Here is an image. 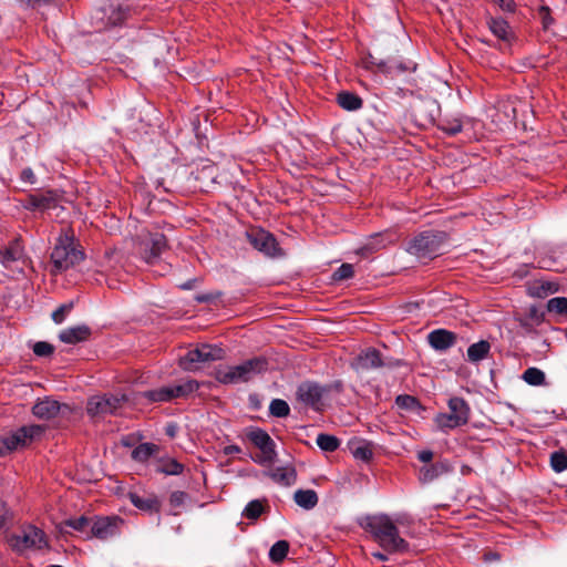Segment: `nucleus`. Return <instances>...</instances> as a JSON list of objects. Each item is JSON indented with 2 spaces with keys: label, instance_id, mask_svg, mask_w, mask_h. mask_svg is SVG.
<instances>
[{
  "label": "nucleus",
  "instance_id": "f257e3e1",
  "mask_svg": "<svg viewBox=\"0 0 567 567\" xmlns=\"http://www.w3.org/2000/svg\"><path fill=\"white\" fill-rule=\"evenodd\" d=\"M398 524H402V518L393 520L386 514L367 515L360 522V526L369 532L372 538L388 553H405L409 544L400 536Z\"/></svg>",
  "mask_w": 567,
  "mask_h": 567
},
{
  "label": "nucleus",
  "instance_id": "f03ea898",
  "mask_svg": "<svg viewBox=\"0 0 567 567\" xmlns=\"http://www.w3.org/2000/svg\"><path fill=\"white\" fill-rule=\"evenodd\" d=\"M84 259V252L69 231H63L56 238L51 252L52 272L58 274L79 265Z\"/></svg>",
  "mask_w": 567,
  "mask_h": 567
},
{
  "label": "nucleus",
  "instance_id": "7ed1b4c3",
  "mask_svg": "<svg viewBox=\"0 0 567 567\" xmlns=\"http://www.w3.org/2000/svg\"><path fill=\"white\" fill-rule=\"evenodd\" d=\"M267 369L268 362L266 359L252 358L238 365L218 369L216 380L224 384L247 382Z\"/></svg>",
  "mask_w": 567,
  "mask_h": 567
},
{
  "label": "nucleus",
  "instance_id": "20e7f679",
  "mask_svg": "<svg viewBox=\"0 0 567 567\" xmlns=\"http://www.w3.org/2000/svg\"><path fill=\"white\" fill-rule=\"evenodd\" d=\"M447 234L440 230H425L416 235L409 244L408 251L421 260L433 259L442 254Z\"/></svg>",
  "mask_w": 567,
  "mask_h": 567
},
{
  "label": "nucleus",
  "instance_id": "39448f33",
  "mask_svg": "<svg viewBox=\"0 0 567 567\" xmlns=\"http://www.w3.org/2000/svg\"><path fill=\"white\" fill-rule=\"evenodd\" d=\"M124 0H105L92 14V24L97 31L122 24L128 14Z\"/></svg>",
  "mask_w": 567,
  "mask_h": 567
},
{
  "label": "nucleus",
  "instance_id": "423d86ee",
  "mask_svg": "<svg viewBox=\"0 0 567 567\" xmlns=\"http://www.w3.org/2000/svg\"><path fill=\"white\" fill-rule=\"evenodd\" d=\"M447 406V413H439L435 416V423L442 431L453 430L468 423L471 409L463 398H451Z\"/></svg>",
  "mask_w": 567,
  "mask_h": 567
},
{
  "label": "nucleus",
  "instance_id": "0eeeda50",
  "mask_svg": "<svg viewBox=\"0 0 567 567\" xmlns=\"http://www.w3.org/2000/svg\"><path fill=\"white\" fill-rule=\"evenodd\" d=\"M127 401L124 394H102L93 395L87 400L86 413L92 419H103L106 415H115L123 404Z\"/></svg>",
  "mask_w": 567,
  "mask_h": 567
},
{
  "label": "nucleus",
  "instance_id": "6e6552de",
  "mask_svg": "<svg viewBox=\"0 0 567 567\" xmlns=\"http://www.w3.org/2000/svg\"><path fill=\"white\" fill-rule=\"evenodd\" d=\"M225 352L221 348L204 343L181 357L179 365L186 371H194L198 369L199 363L221 360Z\"/></svg>",
  "mask_w": 567,
  "mask_h": 567
},
{
  "label": "nucleus",
  "instance_id": "1a4fd4ad",
  "mask_svg": "<svg viewBox=\"0 0 567 567\" xmlns=\"http://www.w3.org/2000/svg\"><path fill=\"white\" fill-rule=\"evenodd\" d=\"M246 437L260 450V454L252 457L254 462L265 465L271 464L277 458V452L275 450L276 444L270 435L259 427L250 429L246 433Z\"/></svg>",
  "mask_w": 567,
  "mask_h": 567
},
{
  "label": "nucleus",
  "instance_id": "9d476101",
  "mask_svg": "<svg viewBox=\"0 0 567 567\" xmlns=\"http://www.w3.org/2000/svg\"><path fill=\"white\" fill-rule=\"evenodd\" d=\"M167 248V239L161 233H150L138 245L142 259L150 265L157 262Z\"/></svg>",
  "mask_w": 567,
  "mask_h": 567
},
{
  "label": "nucleus",
  "instance_id": "9b49d317",
  "mask_svg": "<svg viewBox=\"0 0 567 567\" xmlns=\"http://www.w3.org/2000/svg\"><path fill=\"white\" fill-rule=\"evenodd\" d=\"M123 525L124 520L120 516H95L87 539L95 537L105 540L114 537L121 533Z\"/></svg>",
  "mask_w": 567,
  "mask_h": 567
},
{
  "label": "nucleus",
  "instance_id": "f8f14e48",
  "mask_svg": "<svg viewBox=\"0 0 567 567\" xmlns=\"http://www.w3.org/2000/svg\"><path fill=\"white\" fill-rule=\"evenodd\" d=\"M249 244L260 252L275 257L279 255V248L276 238L264 229H252L247 233Z\"/></svg>",
  "mask_w": 567,
  "mask_h": 567
},
{
  "label": "nucleus",
  "instance_id": "ddd939ff",
  "mask_svg": "<svg viewBox=\"0 0 567 567\" xmlns=\"http://www.w3.org/2000/svg\"><path fill=\"white\" fill-rule=\"evenodd\" d=\"M385 365L382 354L375 348L362 350L352 361L351 367L355 371H369Z\"/></svg>",
  "mask_w": 567,
  "mask_h": 567
},
{
  "label": "nucleus",
  "instance_id": "4468645a",
  "mask_svg": "<svg viewBox=\"0 0 567 567\" xmlns=\"http://www.w3.org/2000/svg\"><path fill=\"white\" fill-rule=\"evenodd\" d=\"M326 389L315 382H303L297 389V398L306 405L320 410Z\"/></svg>",
  "mask_w": 567,
  "mask_h": 567
},
{
  "label": "nucleus",
  "instance_id": "2eb2a0df",
  "mask_svg": "<svg viewBox=\"0 0 567 567\" xmlns=\"http://www.w3.org/2000/svg\"><path fill=\"white\" fill-rule=\"evenodd\" d=\"M69 411V405L61 404L59 401L50 398L39 400L32 408L33 415L41 420H51Z\"/></svg>",
  "mask_w": 567,
  "mask_h": 567
},
{
  "label": "nucleus",
  "instance_id": "dca6fc26",
  "mask_svg": "<svg viewBox=\"0 0 567 567\" xmlns=\"http://www.w3.org/2000/svg\"><path fill=\"white\" fill-rule=\"evenodd\" d=\"M457 334L446 329H435L427 334L429 344L440 352H444L454 347L457 342Z\"/></svg>",
  "mask_w": 567,
  "mask_h": 567
},
{
  "label": "nucleus",
  "instance_id": "f3484780",
  "mask_svg": "<svg viewBox=\"0 0 567 567\" xmlns=\"http://www.w3.org/2000/svg\"><path fill=\"white\" fill-rule=\"evenodd\" d=\"M20 544H22L23 548L41 549L47 546L45 535L40 528L28 526L23 530L22 536L17 538V545L19 546Z\"/></svg>",
  "mask_w": 567,
  "mask_h": 567
},
{
  "label": "nucleus",
  "instance_id": "a211bd4d",
  "mask_svg": "<svg viewBox=\"0 0 567 567\" xmlns=\"http://www.w3.org/2000/svg\"><path fill=\"white\" fill-rule=\"evenodd\" d=\"M451 466L447 461H437L435 463L423 465L419 471V480L423 484H427L449 473Z\"/></svg>",
  "mask_w": 567,
  "mask_h": 567
},
{
  "label": "nucleus",
  "instance_id": "6ab92c4d",
  "mask_svg": "<svg viewBox=\"0 0 567 567\" xmlns=\"http://www.w3.org/2000/svg\"><path fill=\"white\" fill-rule=\"evenodd\" d=\"M416 69V64L412 61H399L393 58L386 61H380L379 72L386 75H400L406 72H413Z\"/></svg>",
  "mask_w": 567,
  "mask_h": 567
},
{
  "label": "nucleus",
  "instance_id": "aec40b11",
  "mask_svg": "<svg viewBox=\"0 0 567 567\" xmlns=\"http://www.w3.org/2000/svg\"><path fill=\"white\" fill-rule=\"evenodd\" d=\"M91 336V328L86 324H79L75 327H70L62 330L59 333V339L63 343L75 344L79 342H83L89 339Z\"/></svg>",
  "mask_w": 567,
  "mask_h": 567
},
{
  "label": "nucleus",
  "instance_id": "412c9836",
  "mask_svg": "<svg viewBox=\"0 0 567 567\" xmlns=\"http://www.w3.org/2000/svg\"><path fill=\"white\" fill-rule=\"evenodd\" d=\"M348 447L355 460L370 462L373 457V443L369 441L353 439L349 441Z\"/></svg>",
  "mask_w": 567,
  "mask_h": 567
},
{
  "label": "nucleus",
  "instance_id": "4be33fe9",
  "mask_svg": "<svg viewBox=\"0 0 567 567\" xmlns=\"http://www.w3.org/2000/svg\"><path fill=\"white\" fill-rule=\"evenodd\" d=\"M25 446V440L23 436H21V432L18 429L8 435L0 437V456H4L18 449Z\"/></svg>",
  "mask_w": 567,
  "mask_h": 567
},
{
  "label": "nucleus",
  "instance_id": "5701e85b",
  "mask_svg": "<svg viewBox=\"0 0 567 567\" xmlns=\"http://www.w3.org/2000/svg\"><path fill=\"white\" fill-rule=\"evenodd\" d=\"M22 257L23 251L18 243L10 245L3 250H0V262L7 269H17L16 264H18Z\"/></svg>",
  "mask_w": 567,
  "mask_h": 567
},
{
  "label": "nucleus",
  "instance_id": "b1692460",
  "mask_svg": "<svg viewBox=\"0 0 567 567\" xmlns=\"http://www.w3.org/2000/svg\"><path fill=\"white\" fill-rule=\"evenodd\" d=\"M128 498L131 503L141 511L158 513L161 509V502L155 495L144 497L135 492H131L128 493Z\"/></svg>",
  "mask_w": 567,
  "mask_h": 567
},
{
  "label": "nucleus",
  "instance_id": "393cba45",
  "mask_svg": "<svg viewBox=\"0 0 567 567\" xmlns=\"http://www.w3.org/2000/svg\"><path fill=\"white\" fill-rule=\"evenodd\" d=\"M38 198V207L40 212L54 209L60 204V194L55 190H38L35 192Z\"/></svg>",
  "mask_w": 567,
  "mask_h": 567
},
{
  "label": "nucleus",
  "instance_id": "a878e982",
  "mask_svg": "<svg viewBox=\"0 0 567 567\" xmlns=\"http://www.w3.org/2000/svg\"><path fill=\"white\" fill-rule=\"evenodd\" d=\"M491 352V343L487 340H480L467 348V361L478 363L486 359Z\"/></svg>",
  "mask_w": 567,
  "mask_h": 567
},
{
  "label": "nucleus",
  "instance_id": "bb28decb",
  "mask_svg": "<svg viewBox=\"0 0 567 567\" xmlns=\"http://www.w3.org/2000/svg\"><path fill=\"white\" fill-rule=\"evenodd\" d=\"M269 476L278 484L291 486L296 483L297 473L293 467L279 466L269 472Z\"/></svg>",
  "mask_w": 567,
  "mask_h": 567
},
{
  "label": "nucleus",
  "instance_id": "cd10ccee",
  "mask_svg": "<svg viewBox=\"0 0 567 567\" xmlns=\"http://www.w3.org/2000/svg\"><path fill=\"white\" fill-rule=\"evenodd\" d=\"M293 501L301 508L309 511L317 506L319 498L313 489H297Z\"/></svg>",
  "mask_w": 567,
  "mask_h": 567
},
{
  "label": "nucleus",
  "instance_id": "c85d7f7f",
  "mask_svg": "<svg viewBox=\"0 0 567 567\" xmlns=\"http://www.w3.org/2000/svg\"><path fill=\"white\" fill-rule=\"evenodd\" d=\"M91 524H93V518H89L86 516L69 518L62 523L61 530L65 532V527H70L73 530L83 534L85 538H87V533L91 532Z\"/></svg>",
  "mask_w": 567,
  "mask_h": 567
},
{
  "label": "nucleus",
  "instance_id": "c756f323",
  "mask_svg": "<svg viewBox=\"0 0 567 567\" xmlns=\"http://www.w3.org/2000/svg\"><path fill=\"white\" fill-rule=\"evenodd\" d=\"M488 27L492 33L498 39L509 42L512 39V30L508 23L502 18H491L488 20Z\"/></svg>",
  "mask_w": 567,
  "mask_h": 567
},
{
  "label": "nucleus",
  "instance_id": "7c9ffc66",
  "mask_svg": "<svg viewBox=\"0 0 567 567\" xmlns=\"http://www.w3.org/2000/svg\"><path fill=\"white\" fill-rule=\"evenodd\" d=\"M159 446L154 443H141L132 451V458L136 462L144 463L152 456L156 455Z\"/></svg>",
  "mask_w": 567,
  "mask_h": 567
},
{
  "label": "nucleus",
  "instance_id": "2f4dec72",
  "mask_svg": "<svg viewBox=\"0 0 567 567\" xmlns=\"http://www.w3.org/2000/svg\"><path fill=\"white\" fill-rule=\"evenodd\" d=\"M156 471L165 475H179L184 471V465L172 457H162L157 462Z\"/></svg>",
  "mask_w": 567,
  "mask_h": 567
},
{
  "label": "nucleus",
  "instance_id": "473e14b6",
  "mask_svg": "<svg viewBox=\"0 0 567 567\" xmlns=\"http://www.w3.org/2000/svg\"><path fill=\"white\" fill-rule=\"evenodd\" d=\"M338 104L347 111H357L362 107V99L351 92L343 91L338 94L337 97Z\"/></svg>",
  "mask_w": 567,
  "mask_h": 567
},
{
  "label": "nucleus",
  "instance_id": "72a5a7b5",
  "mask_svg": "<svg viewBox=\"0 0 567 567\" xmlns=\"http://www.w3.org/2000/svg\"><path fill=\"white\" fill-rule=\"evenodd\" d=\"M199 384L196 380H186L178 384L171 385L173 399L186 398L197 391Z\"/></svg>",
  "mask_w": 567,
  "mask_h": 567
},
{
  "label": "nucleus",
  "instance_id": "f704fd0d",
  "mask_svg": "<svg viewBox=\"0 0 567 567\" xmlns=\"http://www.w3.org/2000/svg\"><path fill=\"white\" fill-rule=\"evenodd\" d=\"M522 380L532 386H540L546 384V375L544 371L536 367L526 369L522 374Z\"/></svg>",
  "mask_w": 567,
  "mask_h": 567
},
{
  "label": "nucleus",
  "instance_id": "c9c22d12",
  "mask_svg": "<svg viewBox=\"0 0 567 567\" xmlns=\"http://www.w3.org/2000/svg\"><path fill=\"white\" fill-rule=\"evenodd\" d=\"M142 396L151 402H168L173 400L171 385L144 391Z\"/></svg>",
  "mask_w": 567,
  "mask_h": 567
},
{
  "label": "nucleus",
  "instance_id": "e433bc0d",
  "mask_svg": "<svg viewBox=\"0 0 567 567\" xmlns=\"http://www.w3.org/2000/svg\"><path fill=\"white\" fill-rule=\"evenodd\" d=\"M439 128L445 132L446 134L454 136L458 134L463 128L462 120L457 116L454 117H444L439 123Z\"/></svg>",
  "mask_w": 567,
  "mask_h": 567
},
{
  "label": "nucleus",
  "instance_id": "4c0bfd02",
  "mask_svg": "<svg viewBox=\"0 0 567 567\" xmlns=\"http://www.w3.org/2000/svg\"><path fill=\"white\" fill-rule=\"evenodd\" d=\"M288 551L289 543L287 540H278L271 546L269 558L272 563H281L287 557Z\"/></svg>",
  "mask_w": 567,
  "mask_h": 567
},
{
  "label": "nucleus",
  "instance_id": "58836bf2",
  "mask_svg": "<svg viewBox=\"0 0 567 567\" xmlns=\"http://www.w3.org/2000/svg\"><path fill=\"white\" fill-rule=\"evenodd\" d=\"M316 442L323 452H334L340 445V441L337 436L326 433H320Z\"/></svg>",
  "mask_w": 567,
  "mask_h": 567
},
{
  "label": "nucleus",
  "instance_id": "ea45409f",
  "mask_svg": "<svg viewBox=\"0 0 567 567\" xmlns=\"http://www.w3.org/2000/svg\"><path fill=\"white\" fill-rule=\"evenodd\" d=\"M19 430L21 432V436H23L25 440V445L28 446L44 433L45 427L39 424H31L21 426Z\"/></svg>",
  "mask_w": 567,
  "mask_h": 567
},
{
  "label": "nucleus",
  "instance_id": "a19ab883",
  "mask_svg": "<svg viewBox=\"0 0 567 567\" xmlns=\"http://www.w3.org/2000/svg\"><path fill=\"white\" fill-rule=\"evenodd\" d=\"M269 413L276 417H286L290 413V408L285 400L274 399L269 405Z\"/></svg>",
  "mask_w": 567,
  "mask_h": 567
},
{
  "label": "nucleus",
  "instance_id": "79ce46f5",
  "mask_svg": "<svg viewBox=\"0 0 567 567\" xmlns=\"http://www.w3.org/2000/svg\"><path fill=\"white\" fill-rule=\"evenodd\" d=\"M550 466L556 473L567 470V454L564 451L553 452L550 455Z\"/></svg>",
  "mask_w": 567,
  "mask_h": 567
},
{
  "label": "nucleus",
  "instance_id": "37998d69",
  "mask_svg": "<svg viewBox=\"0 0 567 567\" xmlns=\"http://www.w3.org/2000/svg\"><path fill=\"white\" fill-rule=\"evenodd\" d=\"M264 512V505L259 499L250 501L245 509L243 511V516L248 519H257Z\"/></svg>",
  "mask_w": 567,
  "mask_h": 567
},
{
  "label": "nucleus",
  "instance_id": "c03bdc74",
  "mask_svg": "<svg viewBox=\"0 0 567 567\" xmlns=\"http://www.w3.org/2000/svg\"><path fill=\"white\" fill-rule=\"evenodd\" d=\"M558 290L557 285L553 282H540L532 288V295L538 298H545Z\"/></svg>",
  "mask_w": 567,
  "mask_h": 567
},
{
  "label": "nucleus",
  "instance_id": "a18cd8bd",
  "mask_svg": "<svg viewBox=\"0 0 567 567\" xmlns=\"http://www.w3.org/2000/svg\"><path fill=\"white\" fill-rule=\"evenodd\" d=\"M547 310L557 315H567V298L555 297L548 300Z\"/></svg>",
  "mask_w": 567,
  "mask_h": 567
},
{
  "label": "nucleus",
  "instance_id": "49530a36",
  "mask_svg": "<svg viewBox=\"0 0 567 567\" xmlns=\"http://www.w3.org/2000/svg\"><path fill=\"white\" fill-rule=\"evenodd\" d=\"M73 309V302H68V303H63L56 310H54L52 312V320L56 323V324H61L66 316L71 312V310Z\"/></svg>",
  "mask_w": 567,
  "mask_h": 567
},
{
  "label": "nucleus",
  "instance_id": "de8ad7c7",
  "mask_svg": "<svg viewBox=\"0 0 567 567\" xmlns=\"http://www.w3.org/2000/svg\"><path fill=\"white\" fill-rule=\"evenodd\" d=\"M353 276V266L351 264H342L332 275L336 281L346 280Z\"/></svg>",
  "mask_w": 567,
  "mask_h": 567
},
{
  "label": "nucleus",
  "instance_id": "09e8293b",
  "mask_svg": "<svg viewBox=\"0 0 567 567\" xmlns=\"http://www.w3.org/2000/svg\"><path fill=\"white\" fill-rule=\"evenodd\" d=\"M53 351L54 347L45 341H38L33 346V353L38 357H49Z\"/></svg>",
  "mask_w": 567,
  "mask_h": 567
},
{
  "label": "nucleus",
  "instance_id": "8fccbe9b",
  "mask_svg": "<svg viewBox=\"0 0 567 567\" xmlns=\"http://www.w3.org/2000/svg\"><path fill=\"white\" fill-rule=\"evenodd\" d=\"M395 402L398 406L405 410H414L419 404L417 400L414 396L408 394L398 395Z\"/></svg>",
  "mask_w": 567,
  "mask_h": 567
},
{
  "label": "nucleus",
  "instance_id": "3c124183",
  "mask_svg": "<svg viewBox=\"0 0 567 567\" xmlns=\"http://www.w3.org/2000/svg\"><path fill=\"white\" fill-rule=\"evenodd\" d=\"M188 498V494L182 491H175L169 496V504L173 507H179L184 505L186 499Z\"/></svg>",
  "mask_w": 567,
  "mask_h": 567
},
{
  "label": "nucleus",
  "instance_id": "603ef678",
  "mask_svg": "<svg viewBox=\"0 0 567 567\" xmlns=\"http://www.w3.org/2000/svg\"><path fill=\"white\" fill-rule=\"evenodd\" d=\"M10 519V511L7 504L0 499V530L3 529Z\"/></svg>",
  "mask_w": 567,
  "mask_h": 567
},
{
  "label": "nucleus",
  "instance_id": "864d4df0",
  "mask_svg": "<svg viewBox=\"0 0 567 567\" xmlns=\"http://www.w3.org/2000/svg\"><path fill=\"white\" fill-rule=\"evenodd\" d=\"M23 206L28 210H33V212L39 210L37 194L35 193L29 194L27 196V198L24 199Z\"/></svg>",
  "mask_w": 567,
  "mask_h": 567
},
{
  "label": "nucleus",
  "instance_id": "5fc2aeb1",
  "mask_svg": "<svg viewBox=\"0 0 567 567\" xmlns=\"http://www.w3.org/2000/svg\"><path fill=\"white\" fill-rule=\"evenodd\" d=\"M381 60L377 59L375 56H373L372 54H368L363 61H362V64L363 66L367 69V70H373L374 68H377V70L379 71V63H380Z\"/></svg>",
  "mask_w": 567,
  "mask_h": 567
},
{
  "label": "nucleus",
  "instance_id": "6e6d98bb",
  "mask_svg": "<svg viewBox=\"0 0 567 567\" xmlns=\"http://www.w3.org/2000/svg\"><path fill=\"white\" fill-rule=\"evenodd\" d=\"M495 4H497L505 12H514L515 2L513 0H492Z\"/></svg>",
  "mask_w": 567,
  "mask_h": 567
},
{
  "label": "nucleus",
  "instance_id": "4d7b16f0",
  "mask_svg": "<svg viewBox=\"0 0 567 567\" xmlns=\"http://www.w3.org/2000/svg\"><path fill=\"white\" fill-rule=\"evenodd\" d=\"M539 16L542 18V22L545 29H548L549 25L553 22V19L550 18V12L548 7H542L539 10Z\"/></svg>",
  "mask_w": 567,
  "mask_h": 567
},
{
  "label": "nucleus",
  "instance_id": "13d9d810",
  "mask_svg": "<svg viewBox=\"0 0 567 567\" xmlns=\"http://www.w3.org/2000/svg\"><path fill=\"white\" fill-rule=\"evenodd\" d=\"M20 178L22 182L28 183V184H34L37 181L33 171L29 167L24 168L21 172Z\"/></svg>",
  "mask_w": 567,
  "mask_h": 567
},
{
  "label": "nucleus",
  "instance_id": "bf43d9fd",
  "mask_svg": "<svg viewBox=\"0 0 567 567\" xmlns=\"http://www.w3.org/2000/svg\"><path fill=\"white\" fill-rule=\"evenodd\" d=\"M424 109L426 111H429L430 113V121L433 122L435 120L434 117V112H439L440 110V106L439 104L436 103V101H426L424 104H423Z\"/></svg>",
  "mask_w": 567,
  "mask_h": 567
},
{
  "label": "nucleus",
  "instance_id": "052dcab7",
  "mask_svg": "<svg viewBox=\"0 0 567 567\" xmlns=\"http://www.w3.org/2000/svg\"><path fill=\"white\" fill-rule=\"evenodd\" d=\"M417 458L422 463L431 464V461L433 460V452L431 450H422L417 453Z\"/></svg>",
  "mask_w": 567,
  "mask_h": 567
},
{
  "label": "nucleus",
  "instance_id": "680f3d73",
  "mask_svg": "<svg viewBox=\"0 0 567 567\" xmlns=\"http://www.w3.org/2000/svg\"><path fill=\"white\" fill-rule=\"evenodd\" d=\"M560 256H557V257H550V258H543L542 260H539V267L540 268H547V269H550L551 267L555 266V264L557 262V259H559Z\"/></svg>",
  "mask_w": 567,
  "mask_h": 567
},
{
  "label": "nucleus",
  "instance_id": "e2e57ef3",
  "mask_svg": "<svg viewBox=\"0 0 567 567\" xmlns=\"http://www.w3.org/2000/svg\"><path fill=\"white\" fill-rule=\"evenodd\" d=\"M241 452V449L238 445L231 444L224 447L223 453L225 455L238 454Z\"/></svg>",
  "mask_w": 567,
  "mask_h": 567
},
{
  "label": "nucleus",
  "instance_id": "0e129e2a",
  "mask_svg": "<svg viewBox=\"0 0 567 567\" xmlns=\"http://www.w3.org/2000/svg\"><path fill=\"white\" fill-rule=\"evenodd\" d=\"M177 431H178V426L175 423H168L165 426V434L169 437H175Z\"/></svg>",
  "mask_w": 567,
  "mask_h": 567
},
{
  "label": "nucleus",
  "instance_id": "69168bd1",
  "mask_svg": "<svg viewBox=\"0 0 567 567\" xmlns=\"http://www.w3.org/2000/svg\"><path fill=\"white\" fill-rule=\"evenodd\" d=\"M484 559L486 561H492V560H499L501 559V556L498 553H495V551H488L484 555Z\"/></svg>",
  "mask_w": 567,
  "mask_h": 567
},
{
  "label": "nucleus",
  "instance_id": "338daca9",
  "mask_svg": "<svg viewBox=\"0 0 567 567\" xmlns=\"http://www.w3.org/2000/svg\"><path fill=\"white\" fill-rule=\"evenodd\" d=\"M372 556L375 557L380 561H386L388 560V556L385 554H383V553H380V551L373 553Z\"/></svg>",
  "mask_w": 567,
  "mask_h": 567
},
{
  "label": "nucleus",
  "instance_id": "774afa93",
  "mask_svg": "<svg viewBox=\"0 0 567 567\" xmlns=\"http://www.w3.org/2000/svg\"><path fill=\"white\" fill-rule=\"evenodd\" d=\"M196 299H197V301H199V302H206V301H208V297H207V296H198Z\"/></svg>",
  "mask_w": 567,
  "mask_h": 567
}]
</instances>
